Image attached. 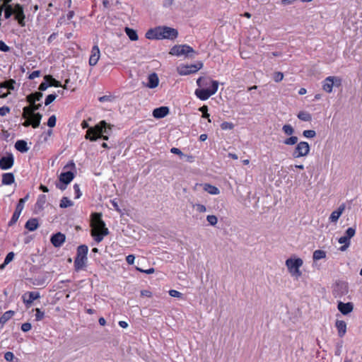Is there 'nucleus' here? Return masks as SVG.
Listing matches in <instances>:
<instances>
[{
  "label": "nucleus",
  "instance_id": "f257e3e1",
  "mask_svg": "<svg viewBox=\"0 0 362 362\" xmlns=\"http://www.w3.org/2000/svg\"><path fill=\"white\" fill-rule=\"evenodd\" d=\"M197 84L200 88L194 91L195 95L201 100H206L214 95L218 88V82L204 77H199L197 80Z\"/></svg>",
  "mask_w": 362,
  "mask_h": 362
},
{
  "label": "nucleus",
  "instance_id": "f03ea898",
  "mask_svg": "<svg viewBox=\"0 0 362 362\" xmlns=\"http://www.w3.org/2000/svg\"><path fill=\"white\" fill-rule=\"evenodd\" d=\"M148 40H174L178 36L177 30L168 26H158L148 30L145 35Z\"/></svg>",
  "mask_w": 362,
  "mask_h": 362
},
{
  "label": "nucleus",
  "instance_id": "7ed1b4c3",
  "mask_svg": "<svg viewBox=\"0 0 362 362\" xmlns=\"http://www.w3.org/2000/svg\"><path fill=\"white\" fill-rule=\"evenodd\" d=\"M90 226L91 236L98 243H100L109 233L108 228H106L105 223L102 220L100 214L94 213L92 214Z\"/></svg>",
  "mask_w": 362,
  "mask_h": 362
},
{
  "label": "nucleus",
  "instance_id": "20e7f679",
  "mask_svg": "<svg viewBox=\"0 0 362 362\" xmlns=\"http://www.w3.org/2000/svg\"><path fill=\"white\" fill-rule=\"evenodd\" d=\"M303 263V259L295 255L286 259L285 265L287 272L293 279L298 280L302 276L303 272L300 268Z\"/></svg>",
  "mask_w": 362,
  "mask_h": 362
},
{
  "label": "nucleus",
  "instance_id": "39448f33",
  "mask_svg": "<svg viewBox=\"0 0 362 362\" xmlns=\"http://www.w3.org/2000/svg\"><path fill=\"white\" fill-rule=\"evenodd\" d=\"M107 129H110V126L107 124L105 121H101L95 127H90L88 129L85 138L86 139H89L91 141H95L100 137H102L104 140H107L108 136L104 135L105 134L108 133Z\"/></svg>",
  "mask_w": 362,
  "mask_h": 362
},
{
  "label": "nucleus",
  "instance_id": "423d86ee",
  "mask_svg": "<svg viewBox=\"0 0 362 362\" xmlns=\"http://www.w3.org/2000/svg\"><path fill=\"white\" fill-rule=\"evenodd\" d=\"M4 8L5 18L8 19L12 15H14L15 19L21 26L24 27L25 25V16L23 12V8L20 4H16L13 6L12 5L8 4V3H5L3 6V9Z\"/></svg>",
  "mask_w": 362,
  "mask_h": 362
},
{
  "label": "nucleus",
  "instance_id": "0eeeda50",
  "mask_svg": "<svg viewBox=\"0 0 362 362\" xmlns=\"http://www.w3.org/2000/svg\"><path fill=\"white\" fill-rule=\"evenodd\" d=\"M64 172L59 176V182L56 185L57 187L61 190H64L66 186L74 178L75 164L73 161H69L64 167Z\"/></svg>",
  "mask_w": 362,
  "mask_h": 362
},
{
  "label": "nucleus",
  "instance_id": "6e6552de",
  "mask_svg": "<svg viewBox=\"0 0 362 362\" xmlns=\"http://www.w3.org/2000/svg\"><path fill=\"white\" fill-rule=\"evenodd\" d=\"M341 83L342 79L341 77L337 76H329L326 77L322 81V88L325 93H331L333 90V88L334 86L337 88L341 86Z\"/></svg>",
  "mask_w": 362,
  "mask_h": 362
},
{
  "label": "nucleus",
  "instance_id": "1a4fd4ad",
  "mask_svg": "<svg viewBox=\"0 0 362 362\" xmlns=\"http://www.w3.org/2000/svg\"><path fill=\"white\" fill-rule=\"evenodd\" d=\"M202 67V62H197L193 64H181L177 67V71L180 76H187L197 72Z\"/></svg>",
  "mask_w": 362,
  "mask_h": 362
},
{
  "label": "nucleus",
  "instance_id": "9d476101",
  "mask_svg": "<svg viewBox=\"0 0 362 362\" xmlns=\"http://www.w3.org/2000/svg\"><path fill=\"white\" fill-rule=\"evenodd\" d=\"M310 151V146L307 141H298L291 153V156L293 158H304L309 155Z\"/></svg>",
  "mask_w": 362,
  "mask_h": 362
},
{
  "label": "nucleus",
  "instance_id": "9b49d317",
  "mask_svg": "<svg viewBox=\"0 0 362 362\" xmlns=\"http://www.w3.org/2000/svg\"><path fill=\"white\" fill-rule=\"evenodd\" d=\"M194 52V49L187 45H177L170 49L169 54L176 57H188Z\"/></svg>",
  "mask_w": 362,
  "mask_h": 362
},
{
  "label": "nucleus",
  "instance_id": "f8f14e48",
  "mask_svg": "<svg viewBox=\"0 0 362 362\" xmlns=\"http://www.w3.org/2000/svg\"><path fill=\"white\" fill-rule=\"evenodd\" d=\"M356 234V228L354 227L348 228L343 236L338 239V243L342 245L339 250L341 252L346 251L351 245V239Z\"/></svg>",
  "mask_w": 362,
  "mask_h": 362
},
{
  "label": "nucleus",
  "instance_id": "ddd939ff",
  "mask_svg": "<svg viewBox=\"0 0 362 362\" xmlns=\"http://www.w3.org/2000/svg\"><path fill=\"white\" fill-rule=\"evenodd\" d=\"M349 284L341 280L337 281L332 286V294L334 298H342L349 293Z\"/></svg>",
  "mask_w": 362,
  "mask_h": 362
},
{
  "label": "nucleus",
  "instance_id": "4468645a",
  "mask_svg": "<svg viewBox=\"0 0 362 362\" xmlns=\"http://www.w3.org/2000/svg\"><path fill=\"white\" fill-rule=\"evenodd\" d=\"M101 54L99 47L97 44L93 46L90 50V54L88 60V64L90 66H94L98 62L100 58Z\"/></svg>",
  "mask_w": 362,
  "mask_h": 362
},
{
  "label": "nucleus",
  "instance_id": "2eb2a0df",
  "mask_svg": "<svg viewBox=\"0 0 362 362\" xmlns=\"http://www.w3.org/2000/svg\"><path fill=\"white\" fill-rule=\"evenodd\" d=\"M337 309L342 315H347L354 310V304L351 302L343 303L339 301L337 303Z\"/></svg>",
  "mask_w": 362,
  "mask_h": 362
},
{
  "label": "nucleus",
  "instance_id": "dca6fc26",
  "mask_svg": "<svg viewBox=\"0 0 362 362\" xmlns=\"http://www.w3.org/2000/svg\"><path fill=\"white\" fill-rule=\"evenodd\" d=\"M14 163V158L12 154L7 155L0 159V168L1 170L10 169Z\"/></svg>",
  "mask_w": 362,
  "mask_h": 362
},
{
  "label": "nucleus",
  "instance_id": "f3484780",
  "mask_svg": "<svg viewBox=\"0 0 362 362\" xmlns=\"http://www.w3.org/2000/svg\"><path fill=\"white\" fill-rule=\"evenodd\" d=\"M28 197H29V195L28 194L24 198H22L19 200V202L16 206V211L13 213V216H12L13 221H16L18 219V218L24 208V204H25V202L28 199Z\"/></svg>",
  "mask_w": 362,
  "mask_h": 362
},
{
  "label": "nucleus",
  "instance_id": "a211bd4d",
  "mask_svg": "<svg viewBox=\"0 0 362 362\" xmlns=\"http://www.w3.org/2000/svg\"><path fill=\"white\" fill-rule=\"evenodd\" d=\"M42 115L40 113H37L35 115L34 118H25V121L23 122V125L24 127H28L32 125L33 128H37L39 127L40 124V121L42 119Z\"/></svg>",
  "mask_w": 362,
  "mask_h": 362
},
{
  "label": "nucleus",
  "instance_id": "6ab92c4d",
  "mask_svg": "<svg viewBox=\"0 0 362 362\" xmlns=\"http://www.w3.org/2000/svg\"><path fill=\"white\" fill-rule=\"evenodd\" d=\"M345 208V204H342L338 207L337 210L333 211L329 217V221L331 223H336L338 221L339 217L344 213Z\"/></svg>",
  "mask_w": 362,
  "mask_h": 362
},
{
  "label": "nucleus",
  "instance_id": "aec40b11",
  "mask_svg": "<svg viewBox=\"0 0 362 362\" xmlns=\"http://www.w3.org/2000/svg\"><path fill=\"white\" fill-rule=\"evenodd\" d=\"M40 298L38 292H28L23 295L22 299L23 303L29 306L35 300Z\"/></svg>",
  "mask_w": 362,
  "mask_h": 362
},
{
  "label": "nucleus",
  "instance_id": "412c9836",
  "mask_svg": "<svg viewBox=\"0 0 362 362\" xmlns=\"http://www.w3.org/2000/svg\"><path fill=\"white\" fill-rule=\"evenodd\" d=\"M159 84V78L156 73H153L148 75L147 78V83L146 86L148 88H155Z\"/></svg>",
  "mask_w": 362,
  "mask_h": 362
},
{
  "label": "nucleus",
  "instance_id": "4be33fe9",
  "mask_svg": "<svg viewBox=\"0 0 362 362\" xmlns=\"http://www.w3.org/2000/svg\"><path fill=\"white\" fill-rule=\"evenodd\" d=\"M169 113V109L168 107L162 106L156 108L153 111V116L155 118L160 119L165 117Z\"/></svg>",
  "mask_w": 362,
  "mask_h": 362
},
{
  "label": "nucleus",
  "instance_id": "5701e85b",
  "mask_svg": "<svg viewBox=\"0 0 362 362\" xmlns=\"http://www.w3.org/2000/svg\"><path fill=\"white\" fill-rule=\"evenodd\" d=\"M335 327L337 329L339 337H342L346 333V323L344 320H337Z\"/></svg>",
  "mask_w": 362,
  "mask_h": 362
},
{
  "label": "nucleus",
  "instance_id": "b1692460",
  "mask_svg": "<svg viewBox=\"0 0 362 362\" xmlns=\"http://www.w3.org/2000/svg\"><path fill=\"white\" fill-rule=\"evenodd\" d=\"M64 241L65 236L61 233H58L51 238V243L55 247H60Z\"/></svg>",
  "mask_w": 362,
  "mask_h": 362
},
{
  "label": "nucleus",
  "instance_id": "393cba45",
  "mask_svg": "<svg viewBox=\"0 0 362 362\" xmlns=\"http://www.w3.org/2000/svg\"><path fill=\"white\" fill-rule=\"evenodd\" d=\"M16 82L13 79H9L0 83L1 88L7 89V92L14 90Z\"/></svg>",
  "mask_w": 362,
  "mask_h": 362
},
{
  "label": "nucleus",
  "instance_id": "a878e982",
  "mask_svg": "<svg viewBox=\"0 0 362 362\" xmlns=\"http://www.w3.org/2000/svg\"><path fill=\"white\" fill-rule=\"evenodd\" d=\"M87 257H78L76 256L74 261V267L76 270H80L83 269L86 263Z\"/></svg>",
  "mask_w": 362,
  "mask_h": 362
},
{
  "label": "nucleus",
  "instance_id": "bb28decb",
  "mask_svg": "<svg viewBox=\"0 0 362 362\" xmlns=\"http://www.w3.org/2000/svg\"><path fill=\"white\" fill-rule=\"evenodd\" d=\"M203 189L212 195H217L220 193L218 187L207 183L203 185Z\"/></svg>",
  "mask_w": 362,
  "mask_h": 362
},
{
  "label": "nucleus",
  "instance_id": "cd10ccee",
  "mask_svg": "<svg viewBox=\"0 0 362 362\" xmlns=\"http://www.w3.org/2000/svg\"><path fill=\"white\" fill-rule=\"evenodd\" d=\"M39 226V223L37 218H30L25 223V228L29 231L35 230Z\"/></svg>",
  "mask_w": 362,
  "mask_h": 362
},
{
  "label": "nucleus",
  "instance_id": "c85d7f7f",
  "mask_svg": "<svg viewBox=\"0 0 362 362\" xmlns=\"http://www.w3.org/2000/svg\"><path fill=\"white\" fill-rule=\"evenodd\" d=\"M14 315V312L8 310L5 312L0 317V326L3 327L6 322H8Z\"/></svg>",
  "mask_w": 362,
  "mask_h": 362
},
{
  "label": "nucleus",
  "instance_id": "c756f323",
  "mask_svg": "<svg viewBox=\"0 0 362 362\" xmlns=\"http://www.w3.org/2000/svg\"><path fill=\"white\" fill-rule=\"evenodd\" d=\"M14 180H14V176H13V173H4L2 175L1 182H2L3 185H10L14 182Z\"/></svg>",
  "mask_w": 362,
  "mask_h": 362
},
{
  "label": "nucleus",
  "instance_id": "7c9ffc66",
  "mask_svg": "<svg viewBox=\"0 0 362 362\" xmlns=\"http://www.w3.org/2000/svg\"><path fill=\"white\" fill-rule=\"evenodd\" d=\"M47 202V198L45 194H40L37 199L36 204H35V208L41 211L44 209L45 204Z\"/></svg>",
  "mask_w": 362,
  "mask_h": 362
},
{
  "label": "nucleus",
  "instance_id": "2f4dec72",
  "mask_svg": "<svg viewBox=\"0 0 362 362\" xmlns=\"http://www.w3.org/2000/svg\"><path fill=\"white\" fill-rule=\"evenodd\" d=\"M42 98V93L40 92H36L35 93L30 94L27 96V101L29 103H35L36 101H39Z\"/></svg>",
  "mask_w": 362,
  "mask_h": 362
},
{
  "label": "nucleus",
  "instance_id": "473e14b6",
  "mask_svg": "<svg viewBox=\"0 0 362 362\" xmlns=\"http://www.w3.org/2000/svg\"><path fill=\"white\" fill-rule=\"evenodd\" d=\"M326 252L322 250H316L313 252V259L314 261H318L326 258Z\"/></svg>",
  "mask_w": 362,
  "mask_h": 362
},
{
  "label": "nucleus",
  "instance_id": "72a5a7b5",
  "mask_svg": "<svg viewBox=\"0 0 362 362\" xmlns=\"http://www.w3.org/2000/svg\"><path fill=\"white\" fill-rule=\"evenodd\" d=\"M282 132L287 136H293L295 133V129L291 124H286L282 127Z\"/></svg>",
  "mask_w": 362,
  "mask_h": 362
},
{
  "label": "nucleus",
  "instance_id": "f704fd0d",
  "mask_svg": "<svg viewBox=\"0 0 362 362\" xmlns=\"http://www.w3.org/2000/svg\"><path fill=\"white\" fill-rule=\"evenodd\" d=\"M298 141V138L293 135V136H289L286 139H285L283 141V144L286 146H294L296 145V144Z\"/></svg>",
  "mask_w": 362,
  "mask_h": 362
},
{
  "label": "nucleus",
  "instance_id": "c9c22d12",
  "mask_svg": "<svg viewBox=\"0 0 362 362\" xmlns=\"http://www.w3.org/2000/svg\"><path fill=\"white\" fill-rule=\"evenodd\" d=\"M124 31L131 40L136 41L138 40V35L135 30L129 28H125Z\"/></svg>",
  "mask_w": 362,
  "mask_h": 362
},
{
  "label": "nucleus",
  "instance_id": "e433bc0d",
  "mask_svg": "<svg viewBox=\"0 0 362 362\" xmlns=\"http://www.w3.org/2000/svg\"><path fill=\"white\" fill-rule=\"evenodd\" d=\"M297 117L299 119L304 122H310L312 119L311 115L306 111H300L297 115Z\"/></svg>",
  "mask_w": 362,
  "mask_h": 362
},
{
  "label": "nucleus",
  "instance_id": "4c0bfd02",
  "mask_svg": "<svg viewBox=\"0 0 362 362\" xmlns=\"http://www.w3.org/2000/svg\"><path fill=\"white\" fill-rule=\"evenodd\" d=\"M37 113H34L30 105L25 107L23 110V118H34L35 115Z\"/></svg>",
  "mask_w": 362,
  "mask_h": 362
},
{
  "label": "nucleus",
  "instance_id": "58836bf2",
  "mask_svg": "<svg viewBox=\"0 0 362 362\" xmlns=\"http://www.w3.org/2000/svg\"><path fill=\"white\" fill-rule=\"evenodd\" d=\"M16 148L21 152H25L28 151L27 143L23 140L16 141L15 144Z\"/></svg>",
  "mask_w": 362,
  "mask_h": 362
},
{
  "label": "nucleus",
  "instance_id": "ea45409f",
  "mask_svg": "<svg viewBox=\"0 0 362 362\" xmlns=\"http://www.w3.org/2000/svg\"><path fill=\"white\" fill-rule=\"evenodd\" d=\"M74 205V202L69 199L68 197H62L60 201L59 206L62 209L72 206Z\"/></svg>",
  "mask_w": 362,
  "mask_h": 362
},
{
  "label": "nucleus",
  "instance_id": "a19ab883",
  "mask_svg": "<svg viewBox=\"0 0 362 362\" xmlns=\"http://www.w3.org/2000/svg\"><path fill=\"white\" fill-rule=\"evenodd\" d=\"M45 81L49 83L50 86L59 87L61 86V83L59 81L53 78L51 76L47 75L44 78Z\"/></svg>",
  "mask_w": 362,
  "mask_h": 362
},
{
  "label": "nucleus",
  "instance_id": "79ce46f5",
  "mask_svg": "<svg viewBox=\"0 0 362 362\" xmlns=\"http://www.w3.org/2000/svg\"><path fill=\"white\" fill-rule=\"evenodd\" d=\"M88 251V248L86 245H82L78 247L77 256L78 257H86Z\"/></svg>",
  "mask_w": 362,
  "mask_h": 362
},
{
  "label": "nucleus",
  "instance_id": "37998d69",
  "mask_svg": "<svg viewBox=\"0 0 362 362\" xmlns=\"http://www.w3.org/2000/svg\"><path fill=\"white\" fill-rule=\"evenodd\" d=\"M13 257H14V253L13 252H11L8 253L7 255L6 256V257H5L4 264H1V267H0L1 269H3L5 265H6L8 263H10L13 259Z\"/></svg>",
  "mask_w": 362,
  "mask_h": 362
},
{
  "label": "nucleus",
  "instance_id": "c03bdc74",
  "mask_svg": "<svg viewBox=\"0 0 362 362\" xmlns=\"http://www.w3.org/2000/svg\"><path fill=\"white\" fill-rule=\"evenodd\" d=\"M206 220L209 225L214 226L218 223V218L215 215H208Z\"/></svg>",
  "mask_w": 362,
  "mask_h": 362
},
{
  "label": "nucleus",
  "instance_id": "a18cd8bd",
  "mask_svg": "<svg viewBox=\"0 0 362 362\" xmlns=\"http://www.w3.org/2000/svg\"><path fill=\"white\" fill-rule=\"evenodd\" d=\"M234 124L230 122H224L221 124V128L223 130H231L234 128Z\"/></svg>",
  "mask_w": 362,
  "mask_h": 362
},
{
  "label": "nucleus",
  "instance_id": "49530a36",
  "mask_svg": "<svg viewBox=\"0 0 362 362\" xmlns=\"http://www.w3.org/2000/svg\"><path fill=\"white\" fill-rule=\"evenodd\" d=\"M303 135L305 138L313 139L316 136V132L314 130H304Z\"/></svg>",
  "mask_w": 362,
  "mask_h": 362
},
{
  "label": "nucleus",
  "instance_id": "de8ad7c7",
  "mask_svg": "<svg viewBox=\"0 0 362 362\" xmlns=\"http://www.w3.org/2000/svg\"><path fill=\"white\" fill-rule=\"evenodd\" d=\"M199 111L202 112V117L204 118H207L209 122H211V119L209 118V114L207 112L208 107L206 105H204L199 108Z\"/></svg>",
  "mask_w": 362,
  "mask_h": 362
},
{
  "label": "nucleus",
  "instance_id": "09e8293b",
  "mask_svg": "<svg viewBox=\"0 0 362 362\" xmlns=\"http://www.w3.org/2000/svg\"><path fill=\"white\" fill-rule=\"evenodd\" d=\"M194 209L199 213H205L206 211V207L202 204H194Z\"/></svg>",
  "mask_w": 362,
  "mask_h": 362
},
{
  "label": "nucleus",
  "instance_id": "8fccbe9b",
  "mask_svg": "<svg viewBox=\"0 0 362 362\" xmlns=\"http://www.w3.org/2000/svg\"><path fill=\"white\" fill-rule=\"evenodd\" d=\"M35 312H36V313H35L36 321H40L44 318L45 313H44V312L41 311L40 309L36 308Z\"/></svg>",
  "mask_w": 362,
  "mask_h": 362
},
{
  "label": "nucleus",
  "instance_id": "3c124183",
  "mask_svg": "<svg viewBox=\"0 0 362 362\" xmlns=\"http://www.w3.org/2000/svg\"><path fill=\"white\" fill-rule=\"evenodd\" d=\"M56 98H57L56 94H50V95H47L45 99V105H49L51 103H52L56 99Z\"/></svg>",
  "mask_w": 362,
  "mask_h": 362
},
{
  "label": "nucleus",
  "instance_id": "603ef678",
  "mask_svg": "<svg viewBox=\"0 0 362 362\" xmlns=\"http://www.w3.org/2000/svg\"><path fill=\"white\" fill-rule=\"evenodd\" d=\"M57 118L55 115L49 117L47 121V126L49 127H54L56 125Z\"/></svg>",
  "mask_w": 362,
  "mask_h": 362
},
{
  "label": "nucleus",
  "instance_id": "864d4df0",
  "mask_svg": "<svg viewBox=\"0 0 362 362\" xmlns=\"http://www.w3.org/2000/svg\"><path fill=\"white\" fill-rule=\"evenodd\" d=\"M73 187H74V190L75 192V198L79 199L81 197V196L82 195L81 190H80L79 185L77 184H74Z\"/></svg>",
  "mask_w": 362,
  "mask_h": 362
},
{
  "label": "nucleus",
  "instance_id": "5fc2aeb1",
  "mask_svg": "<svg viewBox=\"0 0 362 362\" xmlns=\"http://www.w3.org/2000/svg\"><path fill=\"white\" fill-rule=\"evenodd\" d=\"M115 98L112 95H104L99 98L100 102H112Z\"/></svg>",
  "mask_w": 362,
  "mask_h": 362
},
{
  "label": "nucleus",
  "instance_id": "6e6d98bb",
  "mask_svg": "<svg viewBox=\"0 0 362 362\" xmlns=\"http://www.w3.org/2000/svg\"><path fill=\"white\" fill-rule=\"evenodd\" d=\"M14 358H15L14 354L12 352H11V351H7L4 354V358L7 361H10V362L13 361Z\"/></svg>",
  "mask_w": 362,
  "mask_h": 362
},
{
  "label": "nucleus",
  "instance_id": "4d7b16f0",
  "mask_svg": "<svg viewBox=\"0 0 362 362\" xmlns=\"http://www.w3.org/2000/svg\"><path fill=\"white\" fill-rule=\"evenodd\" d=\"M169 295L175 298H181L182 296L180 292L173 289L169 291Z\"/></svg>",
  "mask_w": 362,
  "mask_h": 362
},
{
  "label": "nucleus",
  "instance_id": "13d9d810",
  "mask_svg": "<svg viewBox=\"0 0 362 362\" xmlns=\"http://www.w3.org/2000/svg\"><path fill=\"white\" fill-rule=\"evenodd\" d=\"M32 328V325L29 322H25V323H23L22 325H21V329L23 332H28Z\"/></svg>",
  "mask_w": 362,
  "mask_h": 362
},
{
  "label": "nucleus",
  "instance_id": "bf43d9fd",
  "mask_svg": "<svg viewBox=\"0 0 362 362\" xmlns=\"http://www.w3.org/2000/svg\"><path fill=\"white\" fill-rule=\"evenodd\" d=\"M284 78V74L281 72H276L274 74V80L276 82H279Z\"/></svg>",
  "mask_w": 362,
  "mask_h": 362
},
{
  "label": "nucleus",
  "instance_id": "052dcab7",
  "mask_svg": "<svg viewBox=\"0 0 362 362\" xmlns=\"http://www.w3.org/2000/svg\"><path fill=\"white\" fill-rule=\"evenodd\" d=\"M136 270L139 271L140 272L145 273L147 274H153L155 272V269L153 267L148 269H143L139 267H136Z\"/></svg>",
  "mask_w": 362,
  "mask_h": 362
},
{
  "label": "nucleus",
  "instance_id": "680f3d73",
  "mask_svg": "<svg viewBox=\"0 0 362 362\" xmlns=\"http://www.w3.org/2000/svg\"><path fill=\"white\" fill-rule=\"evenodd\" d=\"M50 86H49V82H47L46 81H45V82H42L40 86H39V90H41V91H44L45 90H47V88Z\"/></svg>",
  "mask_w": 362,
  "mask_h": 362
},
{
  "label": "nucleus",
  "instance_id": "e2e57ef3",
  "mask_svg": "<svg viewBox=\"0 0 362 362\" xmlns=\"http://www.w3.org/2000/svg\"><path fill=\"white\" fill-rule=\"evenodd\" d=\"M0 50L5 52L9 51V47L1 40H0Z\"/></svg>",
  "mask_w": 362,
  "mask_h": 362
},
{
  "label": "nucleus",
  "instance_id": "0e129e2a",
  "mask_svg": "<svg viewBox=\"0 0 362 362\" xmlns=\"http://www.w3.org/2000/svg\"><path fill=\"white\" fill-rule=\"evenodd\" d=\"M10 112V109L8 107H0V115L4 116Z\"/></svg>",
  "mask_w": 362,
  "mask_h": 362
},
{
  "label": "nucleus",
  "instance_id": "69168bd1",
  "mask_svg": "<svg viewBox=\"0 0 362 362\" xmlns=\"http://www.w3.org/2000/svg\"><path fill=\"white\" fill-rule=\"evenodd\" d=\"M134 259H135V257L134 255H129L128 256H127L126 257V260H127V262L129 264H133L134 262Z\"/></svg>",
  "mask_w": 362,
  "mask_h": 362
},
{
  "label": "nucleus",
  "instance_id": "338daca9",
  "mask_svg": "<svg viewBox=\"0 0 362 362\" xmlns=\"http://www.w3.org/2000/svg\"><path fill=\"white\" fill-rule=\"evenodd\" d=\"M40 71H33L30 75H29V78L30 79H34L35 78H37L40 76Z\"/></svg>",
  "mask_w": 362,
  "mask_h": 362
},
{
  "label": "nucleus",
  "instance_id": "774afa93",
  "mask_svg": "<svg viewBox=\"0 0 362 362\" xmlns=\"http://www.w3.org/2000/svg\"><path fill=\"white\" fill-rule=\"evenodd\" d=\"M170 152L172 153H174V154H176V155H178V156H183V153L182 152L177 148H175V147H173L170 149Z\"/></svg>",
  "mask_w": 362,
  "mask_h": 362
}]
</instances>
